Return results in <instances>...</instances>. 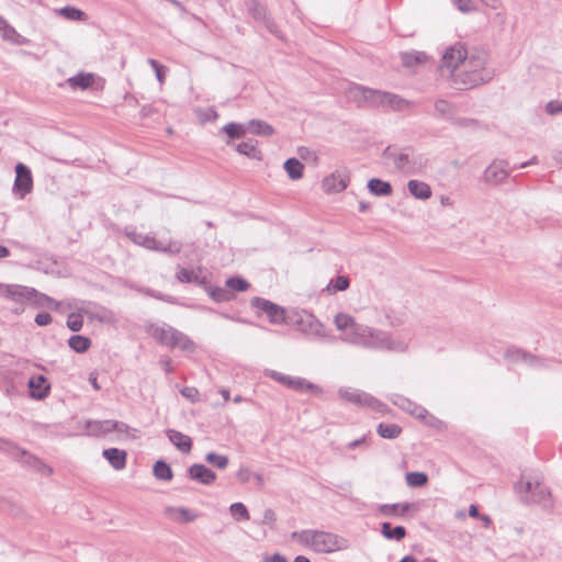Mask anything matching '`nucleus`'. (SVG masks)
<instances>
[{"mask_svg": "<svg viewBox=\"0 0 562 562\" xmlns=\"http://www.w3.org/2000/svg\"><path fill=\"white\" fill-rule=\"evenodd\" d=\"M485 65V53L468 54L463 44L458 43L446 48L439 72L441 77L450 80L452 88L468 90L492 80L493 72Z\"/></svg>", "mask_w": 562, "mask_h": 562, "instance_id": "f257e3e1", "label": "nucleus"}, {"mask_svg": "<svg viewBox=\"0 0 562 562\" xmlns=\"http://www.w3.org/2000/svg\"><path fill=\"white\" fill-rule=\"evenodd\" d=\"M291 538L317 553H331L349 548V541L346 538L323 530L306 529L293 531Z\"/></svg>", "mask_w": 562, "mask_h": 562, "instance_id": "f03ea898", "label": "nucleus"}, {"mask_svg": "<svg viewBox=\"0 0 562 562\" xmlns=\"http://www.w3.org/2000/svg\"><path fill=\"white\" fill-rule=\"evenodd\" d=\"M357 339H349V344L362 346L368 349L390 350L403 352L407 349V345L400 340L392 339L386 331L374 329L366 326V331L358 333Z\"/></svg>", "mask_w": 562, "mask_h": 562, "instance_id": "7ed1b4c3", "label": "nucleus"}, {"mask_svg": "<svg viewBox=\"0 0 562 562\" xmlns=\"http://www.w3.org/2000/svg\"><path fill=\"white\" fill-rule=\"evenodd\" d=\"M383 157L392 160L396 169L407 176L418 175L423 172L426 166V159L422 155L414 153L412 148H405L396 151L391 147H386Z\"/></svg>", "mask_w": 562, "mask_h": 562, "instance_id": "20e7f679", "label": "nucleus"}, {"mask_svg": "<svg viewBox=\"0 0 562 562\" xmlns=\"http://www.w3.org/2000/svg\"><path fill=\"white\" fill-rule=\"evenodd\" d=\"M0 294L16 303L33 301L37 305H45L53 302L49 296L37 292L35 289L20 284L0 283Z\"/></svg>", "mask_w": 562, "mask_h": 562, "instance_id": "39448f33", "label": "nucleus"}, {"mask_svg": "<svg viewBox=\"0 0 562 562\" xmlns=\"http://www.w3.org/2000/svg\"><path fill=\"white\" fill-rule=\"evenodd\" d=\"M127 237L136 245L149 250L161 251L169 255H178L182 249V244L178 240H169L167 244L158 241L154 236L148 234L128 232Z\"/></svg>", "mask_w": 562, "mask_h": 562, "instance_id": "423d86ee", "label": "nucleus"}, {"mask_svg": "<svg viewBox=\"0 0 562 562\" xmlns=\"http://www.w3.org/2000/svg\"><path fill=\"white\" fill-rule=\"evenodd\" d=\"M338 394L342 400H345L346 402H349L353 405H357L360 407L366 406L376 413H382V414L387 412V407L384 403H382L378 398L373 397L372 395H370L363 391L356 390L352 387H340L338 390Z\"/></svg>", "mask_w": 562, "mask_h": 562, "instance_id": "0eeeda50", "label": "nucleus"}, {"mask_svg": "<svg viewBox=\"0 0 562 562\" xmlns=\"http://www.w3.org/2000/svg\"><path fill=\"white\" fill-rule=\"evenodd\" d=\"M295 325L297 330L307 336L314 338H325L327 336L325 326L312 313L306 311L297 315Z\"/></svg>", "mask_w": 562, "mask_h": 562, "instance_id": "6e6552de", "label": "nucleus"}, {"mask_svg": "<svg viewBox=\"0 0 562 562\" xmlns=\"http://www.w3.org/2000/svg\"><path fill=\"white\" fill-rule=\"evenodd\" d=\"M334 324L338 330L342 331L341 339L349 344V339H357V334L366 331V326L356 323L355 318L347 313H338L334 318Z\"/></svg>", "mask_w": 562, "mask_h": 562, "instance_id": "1a4fd4ad", "label": "nucleus"}, {"mask_svg": "<svg viewBox=\"0 0 562 562\" xmlns=\"http://www.w3.org/2000/svg\"><path fill=\"white\" fill-rule=\"evenodd\" d=\"M32 190L33 177L31 169L22 162L16 164L13 193L20 199H24Z\"/></svg>", "mask_w": 562, "mask_h": 562, "instance_id": "9d476101", "label": "nucleus"}, {"mask_svg": "<svg viewBox=\"0 0 562 562\" xmlns=\"http://www.w3.org/2000/svg\"><path fill=\"white\" fill-rule=\"evenodd\" d=\"M250 304L267 314L271 324L280 325L285 322V310L280 305L258 296L251 299Z\"/></svg>", "mask_w": 562, "mask_h": 562, "instance_id": "9b49d317", "label": "nucleus"}, {"mask_svg": "<svg viewBox=\"0 0 562 562\" xmlns=\"http://www.w3.org/2000/svg\"><path fill=\"white\" fill-rule=\"evenodd\" d=\"M516 488L518 492H526V501L532 502V503H542L546 502L547 498L550 496V492L548 488L542 485L540 482H532L530 480H524L521 479L517 485Z\"/></svg>", "mask_w": 562, "mask_h": 562, "instance_id": "f8f14e48", "label": "nucleus"}, {"mask_svg": "<svg viewBox=\"0 0 562 562\" xmlns=\"http://www.w3.org/2000/svg\"><path fill=\"white\" fill-rule=\"evenodd\" d=\"M249 14L258 22L262 23L270 33L279 36V30L272 19L269 18L265 5L257 0L245 1Z\"/></svg>", "mask_w": 562, "mask_h": 562, "instance_id": "ddd939ff", "label": "nucleus"}, {"mask_svg": "<svg viewBox=\"0 0 562 562\" xmlns=\"http://www.w3.org/2000/svg\"><path fill=\"white\" fill-rule=\"evenodd\" d=\"M507 166L505 160H494L484 171L485 182L493 186L503 183L509 175Z\"/></svg>", "mask_w": 562, "mask_h": 562, "instance_id": "4468645a", "label": "nucleus"}, {"mask_svg": "<svg viewBox=\"0 0 562 562\" xmlns=\"http://www.w3.org/2000/svg\"><path fill=\"white\" fill-rule=\"evenodd\" d=\"M376 92L378 90L369 89L359 85H353L349 87V89L346 92L347 98L356 102L358 105H361L362 103H368L370 105L376 104Z\"/></svg>", "mask_w": 562, "mask_h": 562, "instance_id": "2eb2a0df", "label": "nucleus"}, {"mask_svg": "<svg viewBox=\"0 0 562 562\" xmlns=\"http://www.w3.org/2000/svg\"><path fill=\"white\" fill-rule=\"evenodd\" d=\"M349 180L347 170H336L323 180V189L327 193H338L347 188Z\"/></svg>", "mask_w": 562, "mask_h": 562, "instance_id": "dca6fc26", "label": "nucleus"}, {"mask_svg": "<svg viewBox=\"0 0 562 562\" xmlns=\"http://www.w3.org/2000/svg\"><path fill=\"white\" fill-rule=\"evenodd\" d=\"M375 106L382 105L394 111H403L411 106L412 102L391 92L378 90Z\"/></svg>", "mask_w": 562, "mask_h": 562, "instance_id": "f3484780", "label": "nucleus"}, {"mask_svg": "<svg viewBox=\"0 0 562 562\" xmlns=\"http://www.w3.org/2000/svg\"><path fill=\"white\" fill-rule=\"evenodd\" d=\"M188 475L191 480L203 485H211L216 480V473L204 464L194 463L188 469Z\"/></svg>", "mask_w": 562, "mask_h": 562, "instance_id": "a211bd4d", "label": "nucleus"}, {"mask_svg": "<svg viewBox=\"0 0 562 562\" xmlns=\"http://www.w3.org/2000/svg\"><path fill=\"white\" fill-rule=\"evenodd\" d=\"M29 389L32 397L44 400L48 396L50 385L44 375H34L29 380Z\"/></svg>", "mask_w": 562, "mask_h": 562, "instance_id": "6ab92c4d", "label": "nucleus"}, {"mask_svg": "<svg viewBox=\"0 0 562 562\" xmlns=\"http://www.w3.org/2000/svg\"><path fill=\"white\" fill-rule=\"evenodd\" d=\"M0 32H2V38L4 41L11 42L15 45H25L29 43V40L16 32V30L11 26L7 20L0 15Z\"/></svg>", "mask_w": 562, "mask_h": 562, "instance_id": "aec40b11", "label": "nucleus"}, {"mask_svg": "<svg viewBox=\"0 0 562 562\" xmlns=\"http://www.w3.org/2000/svg\"><path fill=\"white\" fill-rule=\"evenodd\" d=\"M166 435L171 443L182 453H189L191 451L192 440L189 436L175 429H168Z\"/></svg>", "mask_w": 562, "mask_h": 562, "instance_id": "412c9836", "label": "nucleus"}, {"mask_svg": "<svg viewBox=\"0 0 562 562\" xmlns=\"http://www.w3.org/2000/svg\"><path fill=\"white\" fill-rule=\"evenodd\" d=\"M234 147L238 154L244 155L248 158L255 160L262 159V153L258 148V140L254 138H248L246 142H241L237 145H234Z\"/></svg>", "mask_w": 562, "mask_h": 562, "instance_id": "4be33fe9", "label": "nucleus"}, {"mask_svg": "<svg viewBox=\"0 0 562 562\" xmlns=\"http://www.w3.org/2000/svg\"><path fill=\"white\" fill-rule=\"evenodd\" d=\"M81 313L90 321H99L100 323H111L113 321L112 312L102 306L82 307Z\"/></svg>", "mask_w": 562, "mask_h": 562, "instance_id": "5701e85b", "label": "nucleus"}, {"mask_svg": "<svg viewBox=\"0 0 562 562\" xmlns=\"http://www.w3.org/2000/svg\"><path fill=\"white\" fill-rule=\"evenodd\" d=\"M102 456L115 470H123L126 467V452L117 448L104 449Z\"/></svg>", "mask_w": 562, "mask_h": 562, "instance_id": "b1692460", "label": "nucleus"}, {"mask_svg": "<svg viewBox=\"0 0 562 562\" xmlns=\"http://www.w3.org/2000/svg\"><path fill=\"white\" fill-rule=\"evenodd\" d=\"M222 132L228 136V139L225 140V144L231 146L233 145L231 139H239L245 137V135L248 133V128L247 124L231 122L222 127Z\"/></svg>", "mask_w": 562, "mask_h": 562, "instance_id": "393cba45", "label": "nucleus"}, {"mask_svg": "<svg viewBox=\"0 0 562 562\" xmlns=\"http://www.w3.org/2000/svg\"><path fill=\"white\" fill-rule=\"evenodd\" d=\"M86 431L89 436H104L112 431V420H88Z\"/></svg>", "mask_w": 562, "mask_h": 562, "instance_id": "a878e982", "label": "nucleus"}, {"mask_svg": "<svg viewBox=\"0 0 562 562\" xmlns=\"http://www.w3.org/2000/svg\"><path fill=\"white\" fill-rule=\"evenodd\" d=\"M505 357L512 362H524L531 367H536L540 363V361L535 356L515 348L508 349L505 353Z\"/></svg>", "mask_w": 562, "mask_h": 562, "instance_id": "bb28decb", "label": "nucleus"}, {"mask_svg": "<svg viewBox=\"0 0 562 562\" xmlns=\"http://www.w3.org/2000/svg\"><path fill=\"white\" fill-rule=\"evenodd\" d=\"M407 189L409 193L418 200H427L431 196V188L424 181L409 180Z\"/></svg>", "mask_w": 562, "mask_h": 562, "instance_id": "cd10ccee", "label": "nucleus"}, {"mask_svg": "<svg viewBox=\"0 0 562 562\" xmlns=\"http://www.w3.org/2000/svg\"><path fill=\"white\" fill-rule=\"evenodd\" d=\"M173 333H176V328L173 327H154L151 326L149 329V334L161 345L170 348L173 338Z\"/></svg>", "mask_w": 562, "mask_h": 562, "instance_id": "c85d7f7f", "label": "nucleus"}, {"mask_svg": "<svg viewBox=\"0 0 562 562\" xmlns=\"http://www.w3.org/2000/svg\"><path fill=\"white\" fill-rule=\"evenodd\" d=\"M412 504H384L379 507V513L385 517L404 516L411 508Z\"/></svg>", "mask_w": 562, "mask_h": 562, "instance_id": "c756f323", "label": "nucleus"}, {"mask_svg": "<svg viewBox=\"0 0 562 562\" xmlns=\"http://www.w3.org/2000/svg\"><path fill=\"white\" fill-rule=\"evenodd\" d=\"M368 189L372 194L378 196H387L392 194L393 191L390 182L383 181L378 178L369 180Z\"/></svg>", "mask_w": 562, "mask_h": 562, "instance_id": "7c9ffc66", "label": "nucleus"}, {"mask_svg": "<svg viewBox=\"0 0 562 562\" xmlns=\"http://www.w3.org/2000/svg\"><path fill=\"white\" fill-rule=\"evenodd\" d=\"M381 533L387 540L400 541L405 538L406 529L403 526L393 527L390 522H382Z\"/></svg>", "mask_w": 562, "mask_h": 562, "instance_id": "2f4dec72", "label": "nucleus"}, {"mask_svg": "<svg viewBox=\"0 0 562 562\" xmlns=\"http://www.w3.org/2000/svg\"><path fill=\"white\" fill-rule=\"evenodd\" d=\"M173 335V340L171 342L170 348H179L182 351L192 352L195 348L194 342L183 333L176 329V333Z\"/></svg>", "mask_w": 562, "mask_h": 562, "instance_id": "473e14b6", "label": "nucleus"}, {"mask_svg": "<svg viewBox=\"0 0 562 562\" xmlns=\"http://www.w3.org/2000/svg\"><path fill=\"white\" fill-rule=\"evenodd\" d=\"M247 128L249 133L259 136H270L274 132V128L269 123L261 120H250L247 123Z\"/></svg>", "mask_w": 562, "mask_h": 562, "instance_id": "72a5a7b5", "label": "nucleus"}, {"mask_svg": "<svg viewBox=\"0 0 562 562\" xmlns=\"http://www.w3.org/2000/svg\"><path fill=\"white\" fill-rule=\"evenodd\" d=\"M291 180H299L303 177L304 165L296 158H289L283 165Z\"/></svg>", "mask_w": 562, "mask_h": 562, "instance_id": "f704fd0d", "label": "nucleus"}, {"mask_svg": "<svg viewBox=\"0 0 562 562\" xmlns=\"http://www.w3.org/2000/svg\"><path fill=\"white\" fill-rule=\"evenodd\" d=\"M94 82V77L92 74H85V72H79L78 75L69 78L67 80V83L70 86V88L72 89H77V88H80V89H88L90 88Z\"/></svg>", "mask_w": 562, "mask_h": 562, "instance_id": "c9c22d12", "label": "nucleus"}, {"mask_svg": "<svg viewBox=\"0 0 562 562\" xmlns=\"http://www.w3.org/2000/svg\"><path fill=\"white\" fill-rule=\"evenodd\" d=\"M154 476L159 481H171L173 477L170 465L164 461L158 460L153 468Z\"/></svg>", "mask_w": 562, "mask_h": 562, "instance_id": "e433bc0d", "label": "nucleus"}, {"mask_svg": "<svg viewBox=\"0 0 562 562\" xmlns=\"http://www.w3.org/2000/svg\"><path fill=\"white\" fill-rule=\"evenodd\" d=\"M379 436L385 439H395L402 434V428L396 424L380 423L376 427Z\"/></svg>", "mask_w": 562, "mask_h": 562, "instance_id": "4c0bfd02", "label": "nucleus"}, {"mask_svg": "<svg viewBox=\"0 0 562 562\" xmlns=\"http://www.w3.org/2000/svg\"><path fill=\"white\" fill-rule=\"evenodd\" d=\"M68 345L76 352L82 353L90 348L91 340L85 336L74 335L69 338Z\"/></svg>", "mask_w": 562, "mask_h": 562, "instance_id": "58836bf2", "label": "nucleus"}, {"mask_svg": "<svg viewBox=\"0 0 562 562\" xmlns=\"http://www.w3.org/2000/svg\"><path fill=\"white\" fill-rule=\"evenodd\" d=\"M58 13L70 21H86L87 14L75 7L66 5L58 10Z\"/></svg>", "mask_w": 562, "mask_h": 562, "instance_id": "ea45409f", "label": "nucleus"}, {"mask_svg": "<svg viewBox=\"0 0 562 562\" xmlns=\"http://www.w3.org/2000/svg\"><path fill=\"white\" fill-rule=\"evenodd\" d=\"M435 110L438 116L445 119H452L456 113L454 106L447 100L442 99L435 102Z\"/></svg>", "mask_w": 562, "mask_h": 562, "instance_id": "a19ab883", "label": "nucleus"}, {"mask_svg": "<svg viewBox=\"0 0 562 562\" xmlns=\"http://www.w3.org/2000/svg\"><path fill=\"white\" fill-rule=\"evenodd\" d=\"M292 390H295V391H312L314 392L315 394H319L322 393V389L318 387L317 385L308 382L307 380L303 379V378H293L292 380V385L291 387Z\"/></svg>", "mask_w": 562, "mask_h": 562, "instance_id": "79ce46f5", "label": "nucleus"}, {"mask_svg": "<svg viewBox=\"0 0 562 562\" xmlns=\"http://www.w3.org/2000/svg\"><path fill=\"white\" fill-rule=\"evenodd\" d=\"M205 461L218 470H225L229 464L227 456L209 452L205 454Z\"/></svg>", "mask_w": 562, "mask_h": 562, "instance_id": "37998d69", "label": "nucleus"}, {"mask_svg": "<svg viewBox=\"0 0 562 562\" xmlns=\"http://www.w3.org/2000/svg\"><path fill=\"white\" fill-rule=\"evenodd\" d=\"M428 476L424 472H408L406 483L411 487H423L427 484Z\"/></svg>", "mask_w": 562, "mask_h": 562, "instance_id": "c03bdc74", "label": "nucleus"}, {"mask_svg": "<svg viewBox=\"0 0 562 562\" xmlns=\"http://www.w3.org/2000/svg\"><path fill=\"white\" fill-rule=\"evenodd\" d=\"M207 293L215 302H227L233 297V294L229 290L220 286H210L207 289Z\"/></svg>", "mask_w": 562, "mask_h": 562, "instance_id": "a18cd8bd", "label": "nucleus"}, {"mask_svg": "<svg viewBox=\"0 0 562 562\" xmlns=\"http://www.w3.org/2000/svg\"><path fill=\"white\" fill-rule=\"evenodd\" d=\"M229 512L237 521L248 520L249 513L243 503H234L229 506Z\"/></svg>", "mask_w": 562, "mask_h": 562, "instance_id": "49530a36", "label": "nucleus"}, {"mask_svg": "<svg viewBox=\"0 0 562 562\" xmlns=\"http://www.w3.org/2000/svg\"><path fill=\"white\" fill-rule=\"evenodd\" d=\"M226 285L236 292H244L249 288V283L239 277H231L226 280Z\"/></svg>", "mask_w": 562, "mask_h": 562, "instance_id": "de8ad7c7", "label": "nucleus"}, {"mask_svg": "<svg viewBox=\"0 0 562 562\" xmlns=\"http://www.w3.org/2000/svg\"><path fill=\"white\" fill-rule=\"evenodd\" d=\"M350 285V280L347 276H338L336 279L330 280L327 289L334 291H346Z\"/></svg>", "mask_w": 562, "mask_h": 562, "instance_id": "09e8293b", "label": "nucleus"}, {"mask_svg": "<svg viewBox=\"0 0 562 562\" xmlns=\"http://www.w3.org/2000/svg\"><path fill=\"white\" fill-rule=\"evenodd\" d=\"M82 316L85 315L81 312L69 314L67 318V327L72 331H79L83 325Z\"/></svg>", "mask_w": 562, "mask_h": 562, "instance_id": "8fccbe9b", "label": "nucleus"}, {"mask_svg": "<svg viewBox=\"0 0 562 562\" xmlns=\"http://www.w3.org/2000/svg\"><path fill=\"white\" fill-rule=\"evenodd\" d=\"M266 375L270 376L274 381L281 383L282 385H285L288 387H291L293 376L283 374L281 372L274 371V370H267Z\"/></svg>", "mask_w": 562, "mask_h": 562, "instance_id": "3c124183", "label": "nucleus"}, {"mask_svg": "<svg viewBox=\"0 0 562 562\" xmlns=\"http://www.w3.org/2000/svg\"><path fill=\"white\" fill-rule=\"evenodd\" d=\"M177 279L181 283H192L198 280V276L192 270L179 267L177 271Z\"/></svg>", "mask_w": 562, "mask_h": 562, "instance_id": "603ef678", "label": "nucleus"}, {"mask_svg": "<svg viewBox=\"0 0 562 562\" xmlns=\"http://www.w3.org/2000/svg\"><path fill=\"white\" fill-rule=\"evenodd\" d=\"M390 400L394 405L401 407L406 412H411L412 407L415 406V403L411 402L408 398L398 394L392 395Z\"/></svg>", "mask_w": 562, "mask_h": 562, "instance_id": "864d4df0", "label": "nucleus"}, {"mask_svg": "<svg viewBox=\"0 0 562 562\" xmlns=\"http://www.w3.org/2000/svg\"><path fill=\"white\" fill-rule=\"evenodd\" d=\"M148 64L156 72L157 80L162 83L165 81V66L160 65L157 60L149 58Z\"/></svg>", "mask_w": 562, "mask_h": 562, "instance_id": "5fc2aeb1", "label": "nucleus"}, {"mask_svg": "<svg viewBox=\"0 0 562 562\" xmlns=\"http://www.w3.org/2000/svg\"><path fill=\"white\" fill-rule=\"evenodd\" d=\"M181 395L191 401L192 403H195L199 401L200 393L198 389L193 386H186L180 391Z\"/></svg>", "mask_w": 562, "mask_h": 562, "instance_id": "6e6d98bb", "label": "nucleus"}, {"mask_svg": "<svg viewBox=\"0 0 562 562\" xmlns=\"http://www.w3.org/2000/svg\"><path fill=\"white\" fill-rule=\"evenodd\" d=\"M452 3L463 13H470L474 11L472 0H451Z\"/></svg>", "mask_w": 562, "mask_h": 562, "instance_id": "4d7b16f0", "label": "nucleus"}, {"mask_svg": "<svg viewBox=\"0 0 562 562\" xmlns=\"http://www.w3.org/2000/svg\"><path fill=\"white\" fill-rule=\"evenodd\" d=\"M546 112L550 115H557L562 113V101L552 100L547 103Z\"/></svg>", "mask_w": 562, "mask_h": 562, "instance_id": "13d9d810", "label": "nucleus"}, {"mask_svg": "<svg viewBox=\"0 0 562 562\" xmlns=\"http://www.w3.org/2000/svg\"><path fill=\"white\" fill-rule=\"evenodd\" d=\"M254 473L248 467H240L236 473V476L239 482L247 483L252 477Z\"/></svg>", "mask_w": 562, "mask_h": 562, "instance_id": "bf43d9fd", "label": "nucleus"}, {"mask_svg": "<svg viewBox=\"0 0 562 562\" xmlns=\"http://www.w3.org/2000/svg\"><path fill=\"white\" fill-rule=\"evenodd\" d=\"M276 520H277L276 513L271 508H267L263 512L261 524L270 526L272 528L276 524Z\"/></svg>", "mask_w": 562, "mask_h": 562, "instance_id": "052dcab7", "label": "nucleus"}, {"mask_svg": "<svg viewBox=\"0 0 562 562\" xmlns=\"http://www.w3.org/2000/svg\"><path fill=\"white\" fill-rule=\"evenodd\" d=\"M454 124L460 127H476L479 122L475 119L460 117L454 121Z\"/></svg>", "mask_w": 562, "mask_h": 562, "instance_id": "680f3d73", "label": "nucleus"}, {"mask_svg": "<svg viewBox=\"0 0 562 562\" xmlns=\"http://www.w3.org/2000/svg\"><path fill=\"white\" fill-rule=\"evenodd\" d=\"M34 321L38 326H46L52 323L53 318L48 313H38Z\"/></svg>", "mask_w": 562, "mask_h": 562, "instance_id": "e2e57ef3", "label": "nucleus"}, {"mask_svg": "<svg viewBox=\"0 0 562 562\" xmlns=\"http://www.w3.org/2000/svg\"><path fill=\"white\" fill-rule=\"evenodd\" d=\"M182 517L184 521H193L196 518V515L193 514L190 509L184 507H179L176 509Z\"/></svg>", "mask_w": 562, "mask_h": 562, "instance_id": "0e129e2a", "label": "nucleus"}, {"mask_svg": "<svg viewBox=\"0 0 562 562\" xmlns=\"http://www.w3.org/2000/svg\"><path fill=\"white\" fill-rule=\"evenodd\" d=\"M130 426L123 422L112 420V431L127 432Z\"/></svg>", "mask_w": 562, "mask_h": 562, "instance_id": "69168bd1", "label": "nucleus"}, {"mask_svg": "<svg viewBox=\"0 0 562 562\" xmlns=\"http://www.w3.org/2000/svg\"><path fill=\"white\" fill-rule=\"evenodd\" d=\"M424 58H425V55L420 54V53H418L416 55L407 54L404 56V63H405V65L409 66V65H412L413 59L415 63H422Z\"/></svg>", "mask_w": 562, "mask_h": 562, "instance_id": "338daca9", "label": "nucleus"}, {"mask_svg": "<svg viewBox=\"0 0 562 562\" xmlns=\"http://www.w3.org/2000/svg\"><path fill=\"white\" fill-rule=\"evenodd\" d=\"M265 562H288V560L280 553H274L265 558Z\"/></svg>", "mask_w": 562, "mask_h": 562, "instance_id": "774afa93", "label": "nucleus"}]
</instances>
